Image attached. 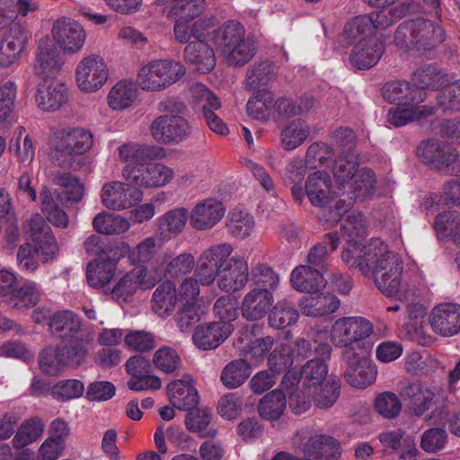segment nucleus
I'll use <instances>...</instances> for the list:
<instances>
[{"mask_svg": "<svg viewBox=\"0 0 460 460\" xmlns=\"http://www.w3.org/2000/svg\"><path fill=\"white\" fill-rule=\"evenodd\" d=\"M341 231L347 242L341 253L345 264L358 269L366 278L373 279L378 290L385 296L408 301L414 296V288L402 279L403 265L397 253L379 238L361 245L360 240L367 232L362 214L349 215L342 224Z\"/></svg>", "mask_w": 460, "mask_h": 460, "instance_id": "1", "label": "nucleus"}, {"mask_svg": "<svg viewBox=\"0 0 460 460\" xmlns=\"http://www.w3.org/2000/svg\"><path fill=\"white\" fill-rule=\"evenodd\" d=\"M233 251L230 243H222L201 252L195 268V276L201 285L209 286L217 279V288L226 293L241 291L247 285L248 262L242 256H231Z\"/></svg>", "mask_w": 460, "mask_h": 460, "instance_id": "2", "label": "nucleus"}, {"mask_svg": "<svg viewBox=\"0 0 460 460\" xmlns=\"http://www.w3.org/2000/svg\"><path fill=\"white\" fill-rule=\"evenodd\" d=\"M23 228L27 242L20 246L17 261L22 270L33 272L38 268L39 260L46 261L56 254L58 244L50 227L39 214L28 220Z\"/></svg>", "mask_w": 460, "mask_h": 460, "instance_id": "3", "label": "nucleus"}, {"mask_svg": "<svg viewBox=\"0 0 460 460\" xmlns=\"http://www.w3.org/2000/svg\"><path fill=\"white\" fill-rule=\"evenodd\" d=\"M438 21L427 16L403 22L394 34L396 45L402 49L419 51L434 49L444 40Z\"/></svg>", "mask_w": 460, "mask_h": 460, "instance_id": "4", "label": "nucleus"}, {"mask_svg": "<svg viewBox=\"0 0 460 460\" xmlns=\"http://www.w3.org/2000/svg\"><path fill=\"white\" fill-rule=\"evenodd\" d=\"M185 75L184 66L172 59H157L143 65L136 78L137 85L145 92H161Z\"/></svg>", "mask_w": 460, "mask_h": 460, "instance_id": "5", "label": "nucleus"}, {"mask_svg": "<svg viewBox=\"0 0 460 460\" xmlns=\"http://www.w3.org/2000/svg\"><path fill=\"white\" fill-rule=\"evenodd\" d=\"M160 279L161 274L156 269L148 270L145 266H138L119 278L115 284L109 288L108 294L119 303H128L139 290L154 288Z\"/></svg>", "mask_w": 460, "mask_h": 460, "instance_id": "6", "label": "nucleus"}, {"mask_svg": "<svg viewBox=\"0 0 460 460\" xmlns=\"http://www.w3.org/2000/svg\"><path fill=\"white\" fill-rule=\"evenodd\" d=\"M110 76L105 58L99 54H88L80 58L75 68V82L84 93H94L102 89Z\"/></svg>", "mask_w": 460, "mask_h": 460, "instance_id": "7", "label": "nucleus"}, {"mask_svg": "<svg viewBox=\"0 0 460 460\" xmlns=\"http://www.w3.org/2000/svg\"><path fill=\"white\" fill-rule=\"evenodd\" d=\"M174 175L170 166L146 160L144 164L125 166L122 170L123 178L137 189L163 188L173 180Z\"/></svg>", "mask_w": 460, "mask_h": 460, "instance_id": "8", "label": "nucleus"}, {"mask_svg": "<svg viewBox=\"0 0 460 460\" xmlns=\"http://www.w3.org/2000/svg\"><path fill=\"white\" fill-rule=\"evenodd\" d=\"M373 332L372 323L362 317H341L336 320L330 331L331 341L340 348L353 351L354 344L367 338Z\"/></svg>", "mask_w": 460, "mask_h": 460, "instance_id": "9", "label": "nucleus"}, {"mask_svg": "<svg viewBox=\"0 0 460 460\" xmlns=\"http://www.w3.org/2000/svg\"><path fill=\"white\" fill-rule=\"evenodd\" d=\"M51 36L56 49H59L66 55L78 53L86 40L84 27L78 22L68 17H61L53 22Z\"/></svg>", "mask_w": 460, "mask_h": 460, "instance_id": "10", "label": "nucleus"}, {"mask_svg": "<svg viewBox=\"0 0 460 460\" xmlns=\"http://www.w3.org/2000/svg\"><path fill=\"white\" fill-rule=\"evenodd\" d=\"M305 430L298 431L293 438V445L299 448L303 460H338L341 456L340 443L326 435H315L308 438L302 447V439L305 438Z\"/></svg>", "mask_w": 460, "mask_h": 460, "instance_id": "11", "label": "nucleus"}, {"mask_svg": "<svg viewBox=\"0 0 460 460\" xmlns=\"http://www.w3.org/2000/svg\"><path fill=\"white\" fill-rule=\"evenodd\" d=\"M149 131L156 142L169 145L185 139L190 134L191 127L181 115H161L152 121Z\"/></svg>", "mask_w": 460, "mask_h": 460, "instance_id": "12", "label": "nucleus"}, {"mask_svg": "<svg viewBox=\"0 0 460 460\" xmlns=\"http://www.w3.org/2000/svg\"><path fill=\"white\" fill-rule=\"evenodd\" d=\"M400 395L408 402L411 411L417 416L422 415L439 399H445L444 391L419 381L409 382L400 389Z\"/></svg>", "mask_w": 460, "mask_h": 460, "instance_id": "13", "label": "nucleus"}, {"mask_svg": "<svg viewBox=\"0 0 460 460\" xmlns=\"http://www.w3.org/2000/svg\"><path fill=\"white\" fill-rule=\"evenodd\" d=\"M143 192L132 184L113 181L103 184L101 200L103 206L113 210H124L141 201Z\"/></svg>", "mask_w": 460, "mask_h": 460, "instance_id": "14", "label": "nucleus"}, {"mask_svg": "<svg viewBox=\"0 0 460 460\" xmlns=\"http://www.w3.org/2000/svg\"><path fill=\"white\" fill-rule=\"evenodd\" d=\"M344 356L348 363L344 377L351 386L365 388L375 382L376 371L365 352L359 354L348 349Z\"/></svg>", "mask_w": 460, "mask_h": 460, "instance_id": "15", "label": "nucleus"}, {"mask_svg": "<svg viewBox=\"0 0 460 460\" xmlns=\"http://www.w3.org/2000/svg\"><path fill=\"white\" fill-rule=\"evenodd\" d=\"M432 330L443 337H452L460 332V305L444 303L435 306L429 315Z\"/></svg>", "mask_w": 460, "mask_h": 460, "instance_id": "16", "label": "nucleus"}, {"mask_svg": "<svg viewBox=\"0 0 460 460\" xmlns=\"http://www.w3.org/2000/svg\"><path fill=\"white\" fill-rule=\"evenodd\" d=\"M234 332V326L226 322H210L198 325L192 334L195 346L202 350L215 349Z\"/></svg>", "mask_w": 460, "mask_h": 460, "instance_id": "17", "label": "nucleus"}, {"mask_svg": "<svg viewBox=\"0 0 460 460\" xmlns=\"http://www.w3.org/2000/svg\"><path fill=\"white\" fill-rule=\"evenodd\" d=\"M226 208L222 202L215 199H206L198 202L191 209L190 226L198 231L213 228L225 216Z\"/></svg>", "mask_w": 460, "mask_h": 460, "instance_id": "18", "label": "nucleus"}, {"mask_svg": "<svg viewBox=\"0 0 460 460\" xmlns=\"http://www.w3.org/2000/svg\"><path fill=\"white\" fill-rule=\"evenodd\" d=\"M166 394L171 405L180 411H190L199 402L194 379L190 375H184L181 379L169 383L166 386Z\"/></svg>", "mask_w": 460, "mask_h": 460, "instance_id": "19", "label": "nucleus"}, {"mask_svg": "<svg viewBox=\"0 0 460 460\" xmlns=\"http://www.w3.org/2000/svg\"><path fill=\"white\" fill-rule=\"evenodd\" d=\"M69 99L67 87L59 80H43L38 86L35 101L44 111H55L60 109Z\"/></svg>", "mask_w": 460, "mask_h": 460, "instance_id": "20", "label": "nucleus"}, {"mask_svg": "<svg viewBox=\"0 0 460 460\" xmlns=\"http://www.w3.org/2000/svg\"><path fill=\"white\" fill-rule=\"evenodd\" d=\"M311 344L308 341L299 339L294 348L286 344L277 346L269 356V366L272 372L286 371L293 365L295 358H304L311 352Z\"/></svg>", "mask_w": 460, "mask_h": 460, "instance_id": "21", "label": "nucleus"}, {"mask_svg": "<svg viewBox=\"0 0 460 460\" xmlns=\"http://www.w3.org/2000/svg\"><path fill=\"white\" fill-rule=\"evenodd\" d=\"M273 302L272 293L268 289L253 288L244 295L242 300L241 314L247 321H259L268 314Z\"/></svg>", "mask_w": 460, "mask_h": 460, "instance_id": "22", "label": "nucleus"}, {"mask_svg": "<svg viewBox=\"0 0 460 460\" xmlns=\"http://www.w3.org/2000/svg\"><path fill=\"white\" fill-rule=\"evenodd\" d=\"M314 207L322 208L333 199L336 192L332 190L331 176L326 172H314L305 181V190Z\"/></svg>", "mask_w": 460, "mask_h": 460, "instance_id": "23", "label": "nucleus"}, {"mask_svg": "<svg viewBox=\"0 0 460 460\" xmlns=\"http://www.w3.org/2000/svg\"><path fill=\"white\" fill-rule=\"evenodd\" d=\"M384 52V45L378 37L362 38L358 40L350 59L355 66L365 69L374 66Z\"/></svg>", "mask_w": 460, "mask_h": 460, "instance_id": "24", "label": "nucleus"}, {"mask_svg": "<svg viewBox=\"0 0 460 460\" xmlns=\"http://www.w3.org/2000/svg\"><path fill=\"white\" fill-rule=\"evenodd\" d=\"M417 155L423 163L441 169L455 162L458 153L451 146L429 140L419 146Z\"/></svg>", "mask_w": 460, "mask_h": 460, "instance_id": "25", "label": "nucleus"}, {"mask_svg": "<svg viewBox=\"0 0 460 460\" xmlns=\"http://www.w3.org/2000/svg\"><path fill=\"white\" fill-rule=\"evenodd\" d=\"M64 65V60L54 45L41 41L34 64V72L43 80L56 76Z\"/></svg>", "mask_w": 460, "mask_h": 460, "instance_id": "26", "label": "nucleus"}, {"mask_svg": "<svg viewBox=\"0 0 460 460\" xmlns=\"http://www.w3.org/2000/svg\"><path fill=\"white\" fill-rule=\"evenodd\" d=\"M190 21V19L177 17L173 32L175 40L179 43H187L192 38L196 39V40H203L202 38L209 35L210 29L214 28L217 24V20L213 16L199 19L194 22Z\"/></svg>", "mask_w": 460, "mask_h": 460, "instance_id": "27", "label": "nucleus"}, {"mask_svg": "<svg viewBox=\"0 0 460 460\" xmlns=\"http://www.w3.org/2000/svg\"><path fill=\"white\" fill-rule=\"evenodd\" d=\"M259 331L260 328L257 325L246 326L242 330L239 338L242 342L247 341L243 346V351L250 355V360L254 366L263 361L275 344V339L271 336L254 338Z\"/></svg>", "mask_w": 460, "mask_h": 460, "instance_id": "28", "label": "nucleus"}, {"mask_svg": "<svg viewBox=\"0 0 460 460\" xmlns=\"http://www.w3.org/2000/svg\"><path fill=\"white\" fill-rule=\"evenodd\" d=\"M339 298L331 293H320L316 291L304 296L299 306L302 313L306 316H324L334 313L340 307Z\"/></svg>", "mask_w": 460, "mask_h": 460, "instance_id": "29", "label": "nucleus"}, {"mask_svg": "<svg viewBox=\"0 0 460 460\" xmlns=\"http://www.w3.org/2000/svg\"><path fill=\"white\" fill-rule=\"evenodd\" d=\"M117 271L115 258L100 256L87 266V281L94 288H104L109 293L111 282Z\"/></svg>", "mask_w": 460, "mask_h": 460, "instance_id": "30", "label": "nucleus"}, {"mask_svg": "<svg viewBox=\"0 0 460 460\" xmlns=\"http://www.w3.org/2000/svg\"><path fill=\"white\" fill-rule=\"evenodd\" d=\"M27 40L26 31L18 24H13L0 44V66H9L16 62Z\"/></svg>", "mask_w": 460, "mask_h": 460, "instance_id": "31", "label": "nucleus"}, {"mask_svg": "<svg viewBox=\"0 0 460 460\" xmlns=\"http://www.w3.org/2000/svg\"><path fill=\"white\" fill-rule=\"evenodd\" d=\"M184 59L201 73H208L216 66L214 50L204 40L190 41L184 49Z\"/></svg>", "mask_w": 460, "mask_h": 460, "instance_id": "32", "label": "nucleus"}, {"mask_svg": "<svg viewBox=\"0 0 460 460\" xmlns=\"http://www.w3.org/2000/svg\"><path fill=\"white\" fill-rule=\"evenodd\" d=\"M190 218L185 208H176L165 212L156 220V233L164 240L179 235Z\"/></svg>", "mask_w": 460, "mask_h": 460, "instance_id": "33", "label": "nucleus"}, {"mask_svg": "<svg viewBox=\"0 0 460 460\" xmlns=\"http://www.w3.org/2000/svg\"><path fill=\"white\" fill-rule=\"evenodd\" d=\"M138 86L128 79L118 81L110 90L107 104L113 111H123L131 107L138 97Z\"/></svg>", "mask_w": 460, "mask_h": 460, "instance_id": "34", "label": "nucleus"}, {"mask_svg": "<svg viewBox=\"0 0 460 460\" xmlns=\"http://www.w3.org/2000/svg\"><path fill=\"white\" fill-rule=\"evenodd\" d=\"M290 282L292 287L299 292L314 293L325 287L323 274L312 270L307 265H300L295 268L291 273Z\"/></svg>", "mask_w": 460, "mask_h": 460, "instance_id": "35", "label": "nucleus"}, {"mask_svg": "<svg viewBox=\"0 0 460 460\" xmlns=\"http://www.w3.org/2000/svg\"><path fill=\"white\" fill-rule=\"evenodd\" d=\"M383 95L388 102L398 105L420 103L426 98V93L422 90L411 89L406 82L386 84L383 90Z\"/></svg>", "mask_w": 460, "mask_h": 460, "instance_id": "36", "label": "nucleus"}, {"mask_svg": "<svg viewBox=\"0 0 460 460\" xmlns=\"http://www.w3.org/2000/svg\"><path fill=\"white\" fill-rule=\"evenodd\" d=\"M55 137L75 155H83L93 146V136L83 128H65L56 132Z\"/></svg>", "mask_w": 460, "mask_h": 460, "instance_id": "37", "label": "nucleus"}, {"mask_svg": "<svg viewBox=\"0 0 460 460\" xmlns=\"http://www.w3.org/2000/svg\"><path fill=\"white\" fill-rule=\"evenodd\" d=\"M176 305H180V301L175 286L170 281L160 284L154 291L152 297L154 312L160 317H166L173 313Z\"/></svg>", "mask_w": 460, "mask_h": 460, "instance_id": "38", "label": "nucleus"}, {"mask_svg": "<svg viewBox=\"0 0 460 460\" xmlns=\"http://www.w3.org/2000/svg\"><path fill=\"white\" fill-rule=\"evenodd\" d=\"M251 361L238 358L227 363L221 371L220 380L228 389H234L243 385L252 374Z\"/></svg>", "mask_w": 460, "mask_h": 460, "instance_id": "39", "label": "nucleus"}, {"mask_svg": "<svg viewBox=\"0 0 460 460\" xmlns=\"http://www.w3.org/2000/svg\"><path fill=\"white\" fill-rule=\"evenodd\" d=\"M56 184L61 189L58 198L64 204L81 201L85 194L84 183L70 172H61L56 176Z\"/></svg>", "mask_w": 460, "mask_h": 460, "instance_id": "40", "label": "nucleus"}, {"mask_svg": "<svg viewBox=\"0 0 460 460\" xmlns=\"http://www.w3.org/2000/svg\"><path fill=\"white\" fill-rule=\"evenodd\" d=\"M163 150L158 147L145 146L137 142H128L117 148V155L119 161L126 164V166L138 165L144 164L152 155L157 156Z\"/></svg>", "mask_w": 460, "mask_h": 460, "instance_id": "41", "label": "nucleus"}, {"mask_svg": "<svg viewBox=\"0 0 460 460\" xmlns=\"http://www.w3.org/2000/svg\"><path fill=\"white\" fill-rule=\"evenodd\" d=\"M434 113V108L419 103L399 105L390 110L388 122L395 127L403 126L411 121L427 118Z\"/></svg>", "mask_w": 460, "mask_h": 460, "instance_id": "42", "label": "nucleus"}, {"mask_svg": "<svg viewBox=\"0 0 460 460\" xmlns=\"http://www.w3.org/2000/svg\"><path fill=\"white\" fill-rule=\"evenodd\" d=\"M49 325L52 333L62 339L75 337L81 329L80 319L71 311L55 314Z\"/></svg>", "mask_w": 460, "mask_h": 460, "instance_id": "43", "label": "nucleus"}, {"mask_svg": "<svg viewBox=\"0 0 460 460\" xmlns=\"http://www.w3.org/2000/svg\"><path fill=\"white\" fill-rule=\"evenodd\" d=\"M245 36L243 27L237 22L229 21L213 31L211 40L224 54Z\"/></svg>", "mask_w": 460, "mask_h": 460, "instance_id": "44", "label": "nucleus"}, {"mask_svg": "<svg viewBox=\"0 0 460 460\" xmlns=\"http://www.w3.org/2000/svg\"><path fill=\"white\" fill-rule=\"evenodd\" d=\"M120 254H128V260L131 263H146L150 261L158 252L160 245L155 238L149 236L143 239L136 247L130 249V246L122 243L119 247Z\"/></svg>", "mask_w": 460, "mask_h": 460, "instance_id": "45", "label": "nucleus"}, {"mask_svg": "<svg viewBox=\"0 0 460 460\" xmlns=\"http://www.w3.org/2000/svg\"><path fill=\"white\" fill-rule=\"evenodd\" d=\"M309 134V127L305 121L294 119L288 123L280 132L281 146L285 150H294L304 144Z\"/></svg>", "mask_w": 460, "mask_h": 460, "instance_id": "46", "label": "nucleus"}, {"mask_svg": "<svg viewBox=\"0 0 460 460\" xmlns=\"http://www.w3.org/2000/svg\"><path fill=\"white\" fill-rule=\"evenodd\" d=\"M44 422L40 419H30L17 428L12 445L15 449H22L36 442L43 434Z\"/></svg>", "mask_w": 460, "mask_h": 460, "instance_id": "47", "label": "nucleus"}, {"mask_svg": "<svg viewBox=\"0 0 460 460\" xmlns=\"http://www.w3.org/2000/svg\"><path fill=\"white\" fill-rule=\"evenodd\" d=\"M248 115L257 120L273 119V94L269 91L256 93L247 102Z\"/></svg>", "mask_w": 460, "mask_h": 460, "instance_id": "48", "label": "nucleus"}, {"mask_svg": "<svg viewBox=\"0 0 460 460\" xmlns=\"http://www.w3.org/2000/svg\"><path fill=\"white\" fill-rule=\"evenodd\" d=\"M164 268L158 270L162 276H182L190 273L195 266V258L191 253L182 252L174 257L168 254L163 256Z\"/></svg>", "mask_w": 460, "mask_h": 460, "instance_id": "49", "label": "nucleus"}, {"mask_svg": "<svg viewBox=\"0 0 460 460\" xmlns=\"http://www.w3.org/2000/svg\"><path fill=\"white\" fill-rule=\"evenodd\" d=\"M255 222L253 217L242 208L233 209L227 217V231L234 237L246 238L253 231Z\"/></svg>", "mask_w": 460, "mask_h": 460, "instance_id": "50", "label": "nucleus"}, {"mask_svg": "<svg viewBox=\"0 0 460 460\" xmlns=\"http://www.w3.org/2000/svg\"><path fill=\"white\" fill-rule=\"evenodd\" d=\"M416 7L417 4L413 2L402 3L391 8L384 7L369 16L372 20V29H385L410 13L411 8Z\"/></svg>", "mask_w": 460, "mask_h": 460, "instance_id": "51", "label": "nucleus"}, {"mask_svg": "<svg viewBox=\"0 0 460 460\" xmlns=\"http://www.w3.org/2000/svg\"><path fill=\"white\" fill-rule=\"evenodd\" d=\"M93 228L103 234H119L130 227L128 219L109 212L99 213L93 220Z\"/></svg>", "mask_w": 460, "mask_h": 460, "instance_id": "52", "label": "nucleus"}, {"mask_svg": "<svg viewBox=\"0 0 460 460\" xmlns=\"http://www.w3.org/2000/svg\"><path fill=\"white\" fill-rule=\"evenodd\" d=\"M351 181L349 186L350 199L364 200L374 194L376 179L370 170L366 168L358 170Z\"/></svg>", "mask_w": 460, "mask_h": 460, "instance_id": "53", "label": "nucleus"}, {"mask_svg": "<svg viewBox=\"0 0 460 460\" xmlns=\"http://www.w3.org/2000/svg\"><path fill=\"white\" fill-rule=\"evenodd\" d=\"M25 132L24 127H18L9 145V151L16 156L20 163H31L35 156L33 141Z\"/></svg>", "mask_w": 460, "mask_h": 460, "instance_id": "54", "label": "nucleus"}, {"mask_svg": "<svg viewBox=\"0 0 460 460\" xmlns=\"http://www.w3.org/2000/svg\"><path fill=\"white\" fill-rule=\"evenodd\" d=\"M41 211L46 215L50 223L58 227H66L68 217L66 213L58 208L54 195L48 187H43L40 192Z\"/></svg>", "mask_w": 460, "mask_h": 460, "instance_id": "55", "label": "nucleus"}, {"mask_svg": "<svg viewBox=\"0 0 460 460\" xmlns=\"http://www.w3.org/2000/svg\"><path fill=\"white\" fill-rule=\"evenodd\" d=\"M287 405L286 395L279 390H273L260 402L259 413L269 420H278L284 412Z\"/></svg>", "mask_w": 460, "mask_h": 460, "instance_id": "56", "label": "nucleus"}, {"mask_svg": "<svg viewBox=\"0 0 460 460\" xmlns=\"http://www.w3.org/2000/svg\"><path fill=\"white\" fill-rule=\"evenodd\" d=\"M37 8L35 4L27 0H0V27L10 24L17 14L26 16Z\"/></svg>", "mask_w": 460, "mask_h": 460, "instance_id": "57", "label": "nucleus"}, {"mask_svg": "<svg viewBox=\"0 0 460 460\" xmlns=\"http://www.w3.org/2000/svg\"><path fill=\"white\" fill-rule=\"evenodd\" d=\"M328 367L323 360L312 359L301 370V380L307 390L322 385L327 378Z\"/></svg>", "mask_w": 460, "mask_h": 460, "instance_id": "58", "label": "nucleus"}, {"mask_svg": "<svg viewBox=\"0 0 460 460\" xmlns=\"http://www.w3.org/2000/svg\"><path fill=\"white\" fill-rule=\"evenodd\" d=\"M314 404L321 409L332 406L340 396V384L332 380L308 390Z\"/></svg>", "mask_w": 460, "mask_h": 460, "instance_id": "59", "label": "nucleus"}, {"mask_svg": "<svg viewBox=\"0 0 460 460\" xmlns=\"http://www.w3.org/2000/svg\"><path fill=\"white\" fill-rule=\"evenodd\" d=\"M297 318L298 314L291 304L279 301L269 315V323L273 328L284 329L295 323Z\"/></svg>", "mask_w": 460, "mask_h": 460, "instance_id": "60", "label": "nucleus"}, {"mask_svg": "<svg viewBox=\"0 0 460 460\" xmlns=\"http://www.w3.org/2000/svg\"><path fill=\"white\" fill-rule=\"evenodd\" d=\"M358 159L356 153L339 155L333 167V174L339 184L349 182L358 172Z\"/></svg>", "mask_w": 460, "mask_h": 460, "instance_id": "61", "label": "nucleus"}, {"mask_svg": "<svg viewBox=\"0 0 460 460\" xmlns=\"http://www.w3.org/2000/svg\"><path fill=\"white\" fill-rule=\"evenodd\" d=\"M254 53L253 42L244 36L223 55L230 66H243L253 57Z\"/></svg>", "mask_w": 460, "mask_h": 460, "instance_id": "62", "label": "nucleus"}, {"mask_svg": "<svg viewBox=\"0 0 460 460\" xmlns=\"http://www.w3.org/2000/svg\"><path fill=\"white\" fill-rule=\"evenodd\" d=\"M339 244V238L335 233H331L325 235L324 239L315 244L307 255V261L310 264L319 266L328 259L330 252L336 250Z\"/></svg>", "mask_w": 460, "mask_h": 460, "instance_id": "63", "label": "nucleus"}, {"mask_svg": "<svg viewBox=\"0 0 460 460\" xmlns=\"http://www.w3.org/2000/svg\"><path fill=\"white\" fill-rule=\"evenodd\" d=\"M438 361L430 355L411 352L405 358V369L412 375H426L438 367Z\"/></svg>", "mask_w": 460, "mask_h": 460, "instance_id": "64", "label": "nucleus"}]
</instances>
